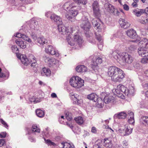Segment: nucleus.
Masks as SVG:
<instances>
[{
  "label": "nucleus",
  "instance_id": "nucleus-1",
  "mask_svg": "<svg viewBox=\"0 0 148 148\" xmlns=\"http://www.w3.org/2000/svg\"><path fill=\"white\" fill-rule=\"evenodd\" d=\"M56 18V21L54 22L58 25V29L59 32L62 34L66 35V40L69 45L71 46L75 45V49H78L82 46L83 41L82 38L76 33L73 36V40L71 37V33H73V28L71 27H66L62 24H60L58 20Z\"/></svg>",
  "mask_w": 148,
  "mask_h": 148
},
{
  "label": "nucleus",
  "instance_id": "nucleus-2",
  "mask_svg": "<svg viewBox=\"0 0 148 148\" xmlns=\"http://www.w3.org/2000/svg\"><path fill=\"white\" fill-rule=\"evenodd\" d=\"M22 28H24L25 32L26 30L29 32V31H31L32 32L31 35H32V34H34L33 33L36 30L38 29V22L34 19H32L27 22L25 25L22 26Z\"/></svg>",
  "mask_w": 148,
  "mask_h": 148
},
{
  "label": "nucleus",
  "instance_id": "nucleus-3",
  "mask_svg": "<svg viewBox=\"0 0 148 148\" xmlns=\"http://www.w3.org/2000/svg\"><path fill=\"white\" fill-rule=\"evenodd\" d=\"M132 129L127 124L122 125L120 124L119 126L118 131L122 136H128L132 132Z\"/></svg>",
  "mask_w": 148,
  "mask_h": 148
},
{
  "label": "nucleus",
  "instance_id": "nucleus-4",
  "mask_svg": "<svg viewBox=\"0 0 148 148\" xmlns=\"http://www.w3.org/2000/svg\"><path fill=\"white\" fill-rule=\"evenodd\" d=\"M120 63L123 62L128 64H131L133 61V58L131 55L125 53H122Z\"/></svg>",
  "mask_w": 148,
  "mask_h": 148
},
{
  "label": "nucleus",
  "instance_id": "nucleus-5",
  "mask_svg": "<svg viewBox=\"0 0 148 148\" xmlns=\"http://www.w3.org/2000/svg\"><path fill=\"white\" fill-rule=\"evenodd\" d=\"M81 27L86 31H88L90 27V25L88 18L85 16H83L81 19Z\"/></svg>",
  "mask_w": 148,
  "mask_h": 148
},
{
  "label": "nucleus",
  "instance_id": "nucleus-6",
  "mask_svg": "<svg viewBox=\"0 0 148 148\" xmlns=\"http://www.w3.org/2000/svg\"><path fill=\"white\" fill-rule=\"evenodd\" d=\"M125 75L123 71L121 69L118 71V73L112 77V79L114 82H121L124 77Z\"/></svg>",
  "mask_w": 148,
  "mask_h": 148
},
{
  "label": "nucleus",
  "instance_id": "nucleus-7",
  "mask_svg": "<svg viewBox=\"0 0 148 148\" xmlns=\"http://www.w3.org/2000/svg\"><path fill=\"white\" fill-rule=\"evenodd\" d=\"M45 51L48 54L58 57L59 54L58 51L52 46L49 45L45 48Z\"/></svg>",
  "mask_w": 148,
  "mask_h": 148
},
{
  "label": "nucleus",
  "instance_id": "nucleus-8",
  "mask_svg": "<svg viewBox=\"0 0 148 148\" xmlns=\"http://www.w3.org/2000/svg\"><path fill=\"white\" fill-rule=\"evenodd\" d=\"M102 61L101 58L99 57H97L93 58L92 61L91 63L92 69L94 70L97 69L98 68V65L102 63Z\"/></svg>",
  "mask_w": 148,
  "mask_h": 148
},
{
  "label": "nucleus",
  "instance_id": "nucleus-9",
  "mask_svg": "<svg viewBox=\"0 0 148 148\" xmlns=\"http://www.w3.org/2000/svg\"><path fill=\"white\" fill-rule=\"evenodd\" d=\"M121 69L115 66H110L108 68V75L109 76L111 77L112 79V77L118 73V71H120Z\"/></svg>",
  "mask_w": 148,
  "mask_h": 148
},
{
  "label": "nucleus",
  "instance_id": "nucleus-10",
  "mask_svg": "<svg viewBox=\"0 0 148 148\" xmlns=\"http://www.w3.org/2000/svg\"><path fill=\"white\" fill-rule=\"evenodd\" d=\"M69 11V14H66L65 16L71 22H74L75 21V17L76 16L77 14V11L70 10Z\"/></svg>",
  "mask_w": 148,
  "mask_h": 148
},
{
  "label": "nucleus",
  "instance_id": "nucleus-11",
  "mask_svg": "<svg viewBox=\"0 0 148 148\" xmlns=\"http://www.w3.org/2000/svg\"><path fill=\"white\" fill-rule=\"evenodd\" d=\"M69 95L71 97V98L73 99V103L74 104L79 105L82 102V100L79 96L77 94L71 93H69Z\"/></svg>",
  "mask_w": 148,
  "mask_h": 148
},
{
  "label": "nucleus",
  "instance_id": "nucleus-12",
  "mask_svg": "<svg viewBox=\"0 0 148 148\" xmlns=\"http://www.w3.org/2000/svg\"><path fill=\"white\" fill-rule=\"evenodd\" d=\"M92 9L94 15L97 17L100 16L99 5L97 1H95L92 4Z\"/></svg>",
  "mask_w": 148,
  "mask_h": 148
},
{
  "label": "nucleus",
  "instance_id": "nucleus-13",
  "mask_svg": "<svg viewBox=\"0 0 148 148\" xmlns=\"http://www.w3.org/2000/svg\"><path fill=\"white\" fill-rule=\"evenodd\" d=\"M31 36L35 40H37V42L41 45H43L44 44L47 43V40L43 36L37 38L35 35L33 34Z\"/></svg>",
  "mask_w": 148,
  "mask_h": 148
},
{
  "label": "nucleus",
  "instance_id": "nucleus-14",
  "mask_svg": "<svg viewBox=\"0 0 148 148\" xmlns=\"http://www.w3.org/2000/svg\"><path fill=\"white\" fill-rule=\"evenodd\" d=\"M76 7L74 3L72 2L71 1H69L66 2L64 4L63 8L64 10L67 11H70L71 9Z\"/></svg>",
  "mask_w": 148,
  "mask_h": 148
},
{
  "label": "nucleus",
  "instance_id": "nucleus-15",
  "mask_svg": "<svg viewBox=\"0 0 148 148\" xmlns=\"http://www.w3.org/2000/svg\"><path fill=\"white\" fill-rule=\"evenodd\" d=\"M127 89V88L123 85L120 84L117 86V89L115 90L117 94H124L125 95Z\"/></svg>",
  "mask_w": 148,
  "mask_h": 148
},
{
  "label": "nucleus",
  "instance_id": "nucleus-16",
  "mask_svg": "<svg viewBox=\"0 0 148 148\" xmlns=\"http://www.w3.org/2000/svg\"><path fill=\"white\" fill-rule=\"evenodd\" d=\"M17 57L20 59L22 63L25 65H27L29 63L30 61L26 56L25 55H21L19 56L17 55Z\"/></svg>",
  "mask_w": 148,
  "mask_h": 148
},
{
  "label": "nucleus",
  "instance_id": "nucleus-17",
  "mask_svg": "<svg viewBox=\"0 0 148 148\" xmlns=\"http://www.w3.org/2000/svg\"><path fill=\"white\" fill-rule=\"evenodd\" d=\"M121 53H118L117 52L115 51H112L109 54V56L111 58H113L116 59L118 61L120 62L121 57V56L120 55L121 54Z\"/></svg>",
  "mask_w": 148,
  "mask_h": 148
},
{
  "label": "nucleus",
  "instance_id": "nucleus-18",
  "mask_svg": "<svg viewBox=\"0 0 148 148\" xmlns=\"http://www.w3.org/2000/svg\"><path fill=\"white\" fill-rule=\"evenodd\" d=\"M126 33L128 37L132 39H136L137 36L136 31L133 29L127 30Z\"/></svg>",
  "mask_w": 148,
  "mask_h": 148
},
{
  "label": "nucleus",
  "instance_id": "nucleus-19",
  "mask_svg": "<svg viewBox=\"0 0 148 148\" xmlns=\"http://www.w3.org/2000/svg\"><path fill=\"white\" fill-rule=\"evenodd\" d=\"M96 39L98 40L99 42L98 44L99 49L100 50H101L103 46V40L102 36L100 34H95Z\"/></svg>",
  "mask_w": 148,
  "mask_h": 148
},
{
  "label": "nucleus",
  "instance_id": "nucleus-20",
  "mask_svg": "<svg viewBox=\"0 0 148 148\" xmlns=\"http://www.w3.org/2000/svg\"><path fill=\"white\" fill-rule=\"evenodd\" d=\"M119 23L121 27L124 29H126L129 27L130 24L124 19L120 18L119 21Z\"/></svg>",
  "mask_w": 148,
  "mask_h": 148
},
{
  "label": "nucleus",
  "instance_id": "nucleus-21",
  "mask_svg": "<svg viewBox=\"0 0 148 148\" xmlns=\"http://www.w3.org/2000/svg\"><path fill=\"white\" fill-rule=\"evenodd\" d=\"M77 77L75 81L76 85L75 86L74 88H79L84 85V81L78 76H77Z\"/></svg>",
  "mask_w": 148,
  "mask_h": 148
},
{
  "label": "nucleus",
  "instance_id": "nucleus-22",
  "mask_svg": "<svg viewBox=\"0 0 148 148\" xmlns=\"http://www.w3.org/2000/svg\"><path fill=\"white\" fill-rule=\"evenodd\" d=\"M139 44L140 47L147 48H148V40L146 38H144L139 42Z\"/></svg>",
  "mask_w": 148,
  "mask_h": 148
},
{
  "label": "nucleus",
  "instance_id": "nucleus-23",
  "mask_svg": "<svg viewBox=\"0 0 148 148\" xmlns=\"http://www.w3.org/2000/svg\"><path fill=\"white\" fill-rule=\"evenodd\" d=\"M142 47H140L138 49V53L139 55L143 57L148 56V52H147V51Z\"/></svg>",
  "mask_w": 148,
  "mask_h": 148
},
{
  "label": "nucleus",
  "instance_id": "nucleus-24",
  "mask_svg": "<svg viewBox=\"0 0 148 148\" xmlns=\"http://www.w3.org/2000/svg\"><path fill=\"white\" fill-rule=\"evenodd\" d=\"M128 122L130 124L133 125L134 123V114L131 111H129L128 112Z\"/></svg>",
  "mask_w": 148,
  "mask_h": 148
},
{
  "label": "nucleus",
  "instance_id": "nucleus-25",
  "mask_svg": "<svg viewBox=\"0 0 148 148\" xmlns=\"http://www.w3.org/2000/svg\"><path fill=\"white\" fill-rule=\"evenodd\" d=\"M104 145L107 148H112L113 147L111 140L110 138H106L104 139Z\"/></svg>",
  "mask_w": 148,
  "mask_h": 148
},
{
  "label": "nucleus",
  "instance_id": "nucleus-26",
  "mask_svg": "<svg viewBox=\"0 0 148 148\" xmlns=\"http://www.w3.org/2000/svg\"><path fill=\"white\" fill-rule=\"evenodd\" d=\"M16 43L21 48L25 49L26 47V42L22 40L19 39L15 41Z\"/></svg>",
  "mask_w": 148,
  "mask_h": 148
},
{
  "label": "nucleus",
  "instance_id": "nucleus-27",
  "mask_svg": "<svg viewBox=\"0 0 148 148\" xmlns=\"http://www.w3.org/2000/svg\"><path fill=\"white\" fill-rule=\"evenodd\" d=\"M127 115L126 113L124 112H122L120 113L115 114L114 115L115 118L118 119H124Z\"/></svg>",
  "mask_w": 148,
  "mask_h": 148
},
{
  "label": "nucleus",
  "instance_id": "nucleus-28",
  "mask_svg": "<svg viewBox=\"0 0 148 148\" xmlns=\"http://www.w3.org/2000/svg\"><path fill=\"white\" fill-rule=\"evenodd\" d=\"M104 7L110 13H113L114 11V7L109 3H105Z\"/></svg>",
  "mask_w": 148,
  "mask_h": 148
},
{
  "label": "nucleus",
  "instance_id": "nucleus-29",
  "mask_svg": "<svg viewBox=\"0 0 148 148\" xmlns=\"http://www.w3.org/2000/svg\"><path fill=\"white\" fill-rule=\"evenodd\" d=\"M51 66H55L56 67L59 66V61L55 58H51L48 63Z\"/></svg>",
  "mask_w": 148,
  "mask_h": 148
},
{
  "label": "nucleus",
  "instance_id": "nucleus-30",
  "mask_svg": "<svg viewBox=\"0 0 148 148\" xmlns=\"http://www.w3.org/2000/svg\"><path fill=\"white\" fill-rule=\"evenodd\" d=\"M51 20L54 22L56 21V18L58 19V20L60 24H62V19L60 17L54 14H52L50 16Z\"/></svg>",
  "mask_w": 148,
  "mask_h": 148
},
{
  "label": "nucleus",
  "instance_id": "nucleus-31",
  "mask_svg": "<svg viewBox=\"0 0 148 148\" xmlns=\"http://www.w3.org/2000/svg\"><path fill=\"white\" fill-rule=\"evenodd\" d=\"M41 73L42 76L49 77L51 75V71L49 69L44 68L42 69Z\"/></svg>",
  "mask_w": 148,
  "mask_h": 148
},
{
  "label": "nucleus",
  "instance_id": "nucleus-32",
  "mask_svg": "<svg viewBox=\"0 0 148 148\" xmlns=\"http://www.w3.org/2000/svg\"><path fill=\"white\" fill-rule=\"evenodd\" d=\"M76 70L78 72L82 73L86 71L87 68L84 65H79L76 67Z\"/></svg>",
  "mask_w": 148,
  "mask_h": 148
},
{
  "label": "nucleus",
  "instance_id": "nucleus-33",
  "mask_svg": "<svg viewBox=\"0 0 148 148\" xmlns=\"http://www.w3.org/2000/svg\"><path fill=\"white\" fill-rule=\"evenodd\" d=\"M143 9H134L133 11L134 14L137 16H140L142 14H144Z\"/></svg>",
  "mask_w": 148,
  "mask_h": 148
},
{
  "label": "nucleus",
  "instance_id": "nucleus-34",
  "mask_svg": "<svg viewBox=\"0 0 148 148\" xmlns=\"http://www.w3.org/2000/svg\"><path fill=\"white\" fill-rule=\"evenodd\" d=\"M103 100L105 103L106 104L110 103H113L114 102V97L112 96L109 97L105 96Z\"/></svg>",
  "mask_w": 148,
  "mask_h": 148
},
{
  "label": "nucleus",
  "instance_id": "nucleus-35",
  "mask_svg": "<svg viewBox=\"0 0 148 148\" xmlns=\"http://www.w3.org/2000/svg\"><path fill=\"white\" fill-rule=\"evenodd\" d=\"M134 92V88L133 86H131L128 89H127L126 92H125V95L128 97L133 96Z\"/></svg>",
  "mask_w": 148,
  "mask_h": 148
},
{
  "label": "nucleus",
  "instance_id": "nucleus-36",
  "mask_svg": "<svg viewBox=\"0 0 148 148\" xmlns=\"http://www.w3.org/2000/svg\"><path fill=\"white\" fill-rule=\"evenodd\" d=\"M87 97L88 99L93 100L94 101L96 102L97 101V100L98 96L95 94L92 93L88 95Z\"/></svg>",
  "mask_w": 148,
  "mask_h": 148
},
{
  "label": "nucleus",
  "instance_id": "nucleus-37",
  "mask_svg": "<svg viewBox=\"0 0 148 148\" xmlns=\"http://www.w3.org/2000/svg\"><path fill=\"white\" fill-rule=\"evenodd\" d=\"M92 22L94 27L95 28L99 29L98 31H99V29H101V27L100 26V24L97 22V20L95 19H93L92 21Z\"/></svg>",
  "mask_w": 148,
  "mask_h": 148
},
{
  "label": "nucleus",
  "instance_id": "nucleus-38",
  "mask_svg": "<svg viewBox=\"0 0 148 148\" xmlns=\"http://www.w3.org/2000/svg\"><path fill=\"white\" fill-rule=\"evenodd\" d=\"M92 22L94 27L95 28L99 29L98 31H99V29H101V27L100 26V24L97 22V20L95 19H93L92 21Z\"/></svg>",
  "mask_w": 148,
  "mask_h": 148
},
{
  "label": "nucleus",
  "instance_id": "nucleus-39",
  "mask_svg": "<svg viewBox=\"0 0 148 148\" xmlns=\"http://www.w3.org/2000/svg\"><path fill=\"white\" fill-rule=\"evenodd\" d=\"M61 148H74L73 145H71L67 142L62 143H61Z\"/></svg>",
  "mask_w": 148,
  "mask_h": 148
},
{
  "label": "nucleus",
  "instance_id": "nucleus-40",
  "mask_svg": "<svg viewBox=\"0 0 148 148\" xmlns=\"http://www.w3.org/2000/svg\"><path fill=\"white\" fill-rule=\"evenodd\" d=\"M36 115L40 118H42L44 116L45 113L44 111L40 109H37L36 111Z\"/></svg>",
  "mask_w": 148,
  "mask_h": 148
},
{
  "label": "nucleus",
  "instance_id": "nucleus-41",
  "mask_svg": "<svg viewBox=\"0 0 148 148\" xmlns=\"http://www.w3.org/2000/svg\"><path fill=\"white\" fill-rule=\"evenodd\" d=\"M140 121L143 124L148 125V116H142L140 119Z\"/></svg>",
  "mask_w": 148,
  "mask_h": 148
},
{
  "label": "nucleus",
  "instance_id": "nucleus-42",
  "mask_svg": "<svg viewBox=\"0 0 148 148\" xmlns=\"http://www.w3.org/2000/svg\"><path fill=\"white\" fill-rule=\"evenodd\" d=\"M103 101L101 98L98 97L96 102L97 106L99 108H102L103 105Z\"/></svg>",
  "mask_w": 148,
  "mask_h": 148
},
{
  "label": "nucleus",
  "instance_id": "nucleus-43",
  "mask_svg": "<svg viewBox=\"0 0 148 148\" xmlns=\"http://www.w3.org/2000/svg\"><path fill=\"white\" fill-rule=\"evenodd\" d=\"M1 69L0 68V77L4 78L5 79H7L9 76V72L7 71L5 73H2L1 72Z\"/></svg>",
  "mask_w": 148,
  "mask_h": 148
},
{
  "label": "nucleus",
  "instance_id": "nucleus-44",
  "mask_svg": "<svg viewBox=\"0 0 148 148\" xmlns=\"http://www.w3.org/2000/svg\"><path fill=\"white\" fill-rule=\"evenodd\" d=\"M77 76H74L71 78L70 80V85L73 87H74L76 85V82Z\"/></svg>",
  "mask_w": 148,
  "mask_h": 148
},
{
  "label": "nucleus",
  "instance_id": "nucleus-45",
  "mask_svg": "<svg viewBox=\"0 0 148 148\" xmlns=\"http://www.w3.org/2000/svg\"><path fill=\"white\" fill-rule=\"evenodd\" d=\"M74 119L76 122L79 125H81L84 122L83 118L80 116L75 118Z\"/></svg>",
  "mask_w": 148,
  "mask_h": 148
},
{
  "label": "nucleus",
  "instance_id": "nucleus-46",
  "mask_svg": "<svg viewBox=\"0 0 148 148\" xmlns=\"http://www.w3.org/2000/svg\"><path fill=\"white\" fill-rule=\"evenodd\" d=\"M44 138L45 143L48 145L53 146H56V145L55 143L52 142L51 140L49 139H46L45 138L43 137Z\"/></svg>",
  "mask_w": 148,
  "mask_h": 148
},
{
  "label": "nucleus",
  "instance_id": "nucleus-47",
  "mask_svg": "<svg viewBox=\"0 0 148 148\" xmlns=\"http://www.w3.org/2000/svg\"><path fill=\"white\" fill-rule=\"evenodd\" d=\"M76 3L80 5L82 4L83 5H86L87 3V0H73Z\"/></svg>",
  "mask_w": 148,
  "mask_h": 148
},
{
  "label": "nucleus",
  "instance_id": "nucleus-48",
  "mask_svg": "<svg viewBox=\"0 0 148 148\" xmlns=\"http://www.w3.org/2000/svg\"><path fill=\"white\" fill-rule=\"evenodd\" d=\"M11 49L12 52L16 54L17 56V55H19V56L20 55V54H18V53L19 52L18 49L17 47L15 45L12 46L11 47Z\"/></svg>",
  "mask_w": 148,
  "mask_h": 148
},
{
  "label": "nucleus",
  "instance_id": "nucleus-49",
  "mask_svg": "<svg viewBox=\"0 0 148 148\" xmlns=\"http://www.w3.org/2000/svg\"><path fill=\"white\" fill-rule=\"evenodd\" d=\"M32 131L33 132L39 133L40 132V130L38 127L36 125H34L32 127Z\"/></svg>",
  "mask_w": 148,
  "mask_h": 148
},
{
  "label": "nucleus",
  "instance_id": "nucleus-50",
  "mask_svg": "<svg viewBox=\"0 0 148 148\" xmlns=\"http://www.w3.org/2000/svg\"><path fill=\"white\" fill-rule=\"evenodd\" d=\"M30 63H32L34 62H37L36 58L32 55H30L29 57Z\"/></svg>",
  "mask_w": 148,
  "mask_h": 148
},
{
  "label": "nucleus",
  "instance_id": "nucleus-51",
  "mask_svg": "<svg viewBox=\"0 0 148 148\" xmlns=\"http://www.w3.org/2000/svg\"><path fill=\"white\" fill-rule=\"evenodd\" d=\"M31 102H33L34 103H36L40 101V99L39 98H35L34 97H32L30 100Z\"/></svg>",
  "mask_w": 148,
  "mask_h": 148
},
{
  "label": "nucleus",
  "instance_id": "nucleus-52",
  "mask_svg": "<svg viewBox=\"0 0 148 148\" xmlns=\"http://www.w3.org/2000/svg\"><path fill=\"white\" fill-rule=\"evenodd\" d=\"M21 30L20 29V33H18L16 34V35H14V36L18 38H22L23 39L24 36H25V35L23 33H21V32H22L21 31Z\"/></svg>",
  "mask_w": 148,
  "mask_h": 148
},
{
  "label": "nucleus",
  "instance_id": "nucleus-53",
  "mask_svg": "<svg viewBox=\"0 0 148 148\" xmlns=\"http://www.w3.org/2000/svg\"><path fill=\"white\" fill-rule=\"evenodd\" d=\"M86 36L88 37V40L90 42L93 44L96 43V42L94 39L92 38V36H89L88 37L87 34L86 35Z\"/></svg>",
  "mask_w": 148,
  "mask_h": 148
},
{
  "label": "nucleus",
  "instance_id": "nucleus-54",
  "mask_svg": "<svg viewBox=\"0 0 148 148\" xmlns=\"http://www.w3.org/2000/svg\"><path fill=\"white\" fill-rule=\"evenodd\" d=\"M142 58L141 60V62L143 64H146L148 63V56H147Z\"/></svg>",
  "mask_w": 148,
  "mask_h": 148
},
{
  "label": "nucleus",
  "instance_id": "nucleus-55",
  "mask_svg": "<svg viewBox=\"0 0 148 148\" xmlns=\"http://www.w3.org/2000/svg\"><path fill=\"white\" fill-rule=\"evenodd\" d=\"M31 64V66L33 68H36L38 66V64L36 62H34L32 63Z\"/></svg>",
  "mask_w": 148,
  "mask_h": 148
},
{
  "label": "nucleus",
  "instance_id": "nucleus-56",
  "mask_svg": "<svg viewBox=\"0 0 148 148\" xmlns=\"http://www.w3.org/2000/svg\"><path fill=\"white\" fill-rule=\"evenodd\" d=\"M122 146L123 148H128V144L126 140H125L123 141Z\"/></svg>",
  "mask_w": 148,
  "mask_h": 148
},
{
  "label": "nucleus",
  "instance_id": "nucleus-57",
  "mask_svg": "<svg viewBox=\"0 0 148 148\" xmlns=\"http://www.w3.org/2000/svg\"><path fill=\"white\" fill-rule=\"evenodd\" d=\"M43 59L45 61V62L48 63L51 59V58H49L46 55H45L43 56Z\"/></svg>",
  "mask_w": 148,
  "mask_h": 148
},
{
  "label": "nucleus",
  "instance_id": "nucleus-58",
  "mask_svg": "<svg viewBox=\"0 0 148 148\" xmlns=\"http://www.w3.org/2000/svg\"><path fill=\"white\" fill-rule=\"evenodd\" d=\"M0 121L1 123L4 125V127H5L6 128H7V127H8V125L6 123L5 121L3 120L2 119H0Z\"/></svg>",
  "mask_w": 148,
  "mask_h": 148
},
{
  "label": "nucleus",
  "instance_id": "nucleus-59",
  "mask_svg": "<svg viewBox=\"0 0 148 148\" xmlns=\"http://www.w3.org/2000/svg\"><path fill=\"white\" fill-rule=\"evenodd\" d=\"M66 119L69 121H70L71 119V117L69 115V113H66Z\"/></svg>",
  "mask_w": 148,
  "mask_h": 148
},
{
  "label": "nucleus",
  "instance_id": "nucleus-60",
  "mask_svg": "<svg viewBox=\"0 0 148 148\" xmlns=\"http://www.w3.org/2000/svg\"><path fill=\"white\" fill-rule=\"evenodd\" d=\"M23 39L29 42H32L31 39L29 38V37L27 36L26 35L24 36V37H23Z\"/></svg>",
  "mask_w": 148,
  "mask_h": 148
},
{
  "label": "nucleus",
  "instance_id": "nucleus-61",
  "mask_svg": "<svg viewBox=\"0 0 148 148\" xmlns=\"http://www.w3.org/2000/svg\"><path fill=\"white\" fill-rule=\"evenodd\" d=\"M136 47L133 45H131L128 47V49L130 50L133 51L135 49H136Z\"/></svg>",
  "mask_w": 148,
  "mask_h": 148
},
{
  "label": "nucleus",
  "instance_id": "nucleus-62",
  "mask_svg": "<svg viewBox=\"0 0 148 148\" xmlns=\"http://www.w3.org/2000/svg\"><path fill=\"white\" fill-rule=\"evenodd\" d=\"M5 143V142L4 139H0V147L4 146Z\"/></svg>",
  "mask_w": 148,
  "mask_h": 148
},
{
  "label": "nucleus",
  "instance_id": "nucleus-63",
  "mask_svg": "<svg viewBox=\"0 0 148 148\" xmlns=\"http://www.w3.org/2000/svg\"><path fill=\"white\" fill-rule=\"evenodd\" d=\"M139 22L141 23L145 24L147 22H148V20L147 19L143 20L140 19L139 20Z\"/></svg>",
  "mask_w": 148,
  "mask_h": 148
},
{
  "label": "nucleus",
  "instance_id": "nucleus-64",
  "mask_svg": "<svg viewBox=\"0 0 148 148\" xmlns=\"http://www.w3.org/2000/svg\"><path fill=\"white\" fill-rule=\"evenodd\" d=\"M28 139L29 141L31 142H36L35 139L31 136H29Z\"/></svg>",
  "mask_w": 148,
  "mask_h": 148
}]
</instances>
